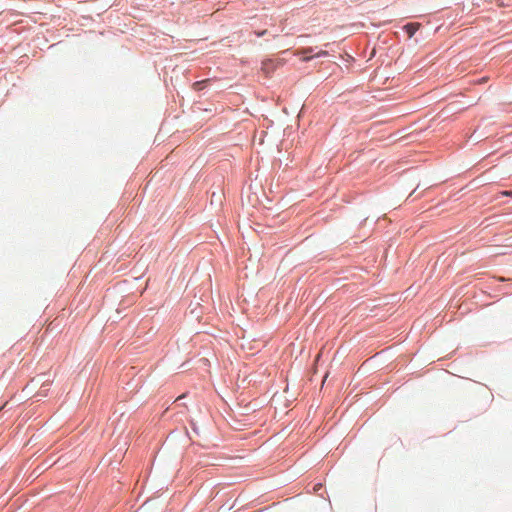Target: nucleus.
<instances>
[{
    "label": "nucleus",
    "instance_id": "nucleus-1",
    "mask_svg": "<svg viewBox=\"0 0 512 512\" xmlns=\"http://www.w3.org/2000/svg\"><path fill=\"white\" fill-rule=\"evenodd\" d=\"M420 24L418 23H409L404 26L405 31L407 32L409 37H412L416 31L419 29Z\"/></svg>",
    "mask_w": 512,
    "mask_h": 512
},
{
    "label": "nucleus",
    "instance_id": "nucleus-2",
    "mask_svg": "<svg viewBox=\"0 0 512 512\" xmlns=\"http://www.w3.org/2000/svg\"><path fill=\"white\" fill-rule=\"evenodd\" d=\"M311 52H313V48L312 47H308V48H304V49L296 51L295 55L308 54V53H311Z\"/></svg>",
    "mask_w": 512,
    "mask_h": 512
},
{
    "label": "nucleus",
    "instance_id": "nucleus-3",
    "mask_svg": "<svg viewBox=\"0 0 512 512\" xmlns=\"http://www.w3.org/2000/svg\"><path fill=\"white\" fill-rule=\"evenodd\" d=\"M327 55H328V52H327V51H325V50H321V51H319L318 53H316V54L314 55V57H322V56H327Z\"/></svg>",
    "mask_w": 512,
    "mask_h": 512
},
{
    "label": "nucleus",
    "instance_id": "nucleus-4",
    "mask_svg": "<svg viewBox=\"0 0 512 512\" xmlns=\"http://www.w3.org/2000/svg\"><path fill=\"white\" fill-rule=\"evenodd\" d=\"M313 58H314V55H313V56H304V57L302 58V61L307 62V61H309V60H311V59H313Z\"/></svg>",
    "mask_w": 512,
    "mask_h": 512
},
{
    "label": "nucleus",
    "instance_id": "nucleus-5",
    "mask_svg": "<svg viewBox=\"0 0 512 512\" xmlns=\"http://www.w3.org/2000/svg\"><path fill=\"white\" fill-rule=\"evenodd\" d=\"M266 33H267V30H263V31H260V32H256V35L258 37H261V36L265 35Z\"/></svg>",
    "mask_w": 512,
    "mask_h": 512
},
{
    "label": "nucleus",
    "instance_id": "nucleus-6",
    "mask_svg": "<svg viewBox=\"0 0 512 512\" xmlns=\"http://www.w3.org/2000/svg\"><path fill=\"white\" fill-rule=\"evenodd\" d=\"M503 194L507 196H512V191H505L503 192Z\"/></svg>",
    "mask_w": 512,
    "mask_h": 512
}]
</instances>
